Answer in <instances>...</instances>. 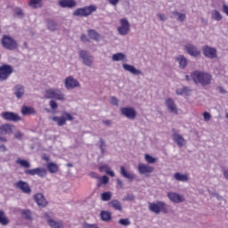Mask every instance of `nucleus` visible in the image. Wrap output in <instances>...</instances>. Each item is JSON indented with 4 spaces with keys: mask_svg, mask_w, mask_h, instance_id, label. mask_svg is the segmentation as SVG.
<instances>
[{
    "mask_svg": "<svg viewBox=\"0 0 228 228\" xmlns=\"http://www.w3.org/2000/svg\"><path fill=\"white\" fill-rule=\"evenodd\" d=\"M101 218L103 222H108V220H111V213L103 210L101 212Z\"/></svg>",
    "mask_w": 228,
    "mask_h": 228,
    "instance_id": "obj_41",
    "label": "nucleus"
},
{
    "mask_svg": "<svg viewBox=\"0 0 228 228\" xmlns=\"http://www.w3.org/2000/svg\"><path fill=\"white\" fill-rule=\"evenodd\" d=\"M112 61H127V55L124 53H117L112 54Z\"/></svg>",
    "mask_w": 228,
    "mask_h": 228,
    "instance_id": "obj_26",
    "label": "nucleus"
},
{
    "mask_svg": "<svg viewBox=\"0 0 228 228\" xmlns=\"http://www.w3.org/2000/svg\"><path fill=\"white\" fill-rule=\"evenodd\" d=\"M210 15H211V19L213 20H216V22H220V20H222V19H224L222 12H220V11H218V10H212L210 12Z\"/></svg>",
    "mask_w": 228,
    "mask_h": 228,
    "instance_id": "obj_29",
    "label": "nucleus"
},
{
    "mask_svg": "<svg viewBox=\"0 0 228 228\" xmlns=\"http://www.w3.org/2000/svg\"><path fill=\"white\" fill-rule=\"evenodd\" d=\"M100 172H105V174H108V175H110V177H115V173L111 171V167L108 165H103L99 167Z\"/></svg>",
    "mask_w": 228,
    "mask_h": 228,
    "instance_id": "obj_31",
    "label": "nucleus"
},
{
    "mask_svg": "<svg viewBox=\"0 0 228 228\" xmlns=\"http://www.w3.org/2000/svg\"><path fill=\"white\" fill-rule=\"evenodd\" d=\"M203 54L206 56V58H210V60H213L216 58V48L207 45L203 47Z\"/></svg>",
    "mask_w": 228,
    "mask_h": 228,
    "instance_id": "obj_19",
    "label": "nucleus"
},
{
    "mask_svg": "<svg viewBox=\"0 0 228 228\" xmlns=\"http://www.w3.org/2000/svg\"><path fill=\"white\" fill-rule=\"evenodd\" d=\"M0 151H1L2 152H6V146H4V145H0Z\"/></svg>",
    "mask_w": 228,
    "mask_h": 228,
    "instance_id": "obj_61",
    "label": "nucleus"
},
{
    "mask_svg": "<svg viewBox=\"0 0 228 228\" xmlns=\"http://www.w3.org/2000/svg\"><path fill=\"white\" fill-rule=\"evenodd\" d=\"M122 68L124 69V70H126V72H130V74H133L134 76H142V74H143L142 70L136 69L131 64L123 63Z\"/></svg>",
    "mask_w": 228,
    "mask_h": 228,
    "instance_id": "obj_18",
    "label": "nucleus"
},
{
    "mask_svg": "<svg viewBox=\"0 0 228 228\" xmlns=\"http://www.w3.org/2000/svg\"><path fill=\"white\" fill-rule=\"evenodd\" d=\"M88 35H89L90 38H92L93 40H96V41L101 40V35H99V33H97V31H95L94 29H89Z\"/></svg>",
    "mask_w": 228,
    "mask_h": 228,
    "instance_id": "obj_35",
    "label": "nucleus"
},
{
    "mask_svg": "<svg viewBox=\"0 0 228 228\" xmlns=\"http://www.w3.org/2000/svg\"><path fill=\"white\" fill-rule=\"evenodd\" d=\"M17 165H20L23 168H29L31 167V164L28 160H24L21 159H18L16 160Z\"/></svg>",
    "mask_w": 228,
    "mask_h": 228,
    "instance_id": "obj_40",
    "label": "nucleus"
},
{
    "mask_svg": "<svg viewBox=\"0 0 228 228\" xmlns=\"http://www.w3.org/2000/svg\"><path fill=\"white\" fill-rule=\"evenodd\" d=\"M0 224L1 225H8V224H10V221L6 218L3 211H0Z\"/></svg>",
    "mask_w": 228,
    "mask_h": 228,
    "instance_id": "obj_42",
    "label": "nucleus"
},
{
    "mask_svg": "<svg viewBox=\"0 0 228 228\" xmlns=\"http://www.w3.org/2000/svg\"><path fill=\"white\" fill-rule=\"evenodd\" d=\"M107 1H108V3H109L110 4H111L112 6H117V4H118V3H119L120 0H107Z\"/></svg>",
    "mask_w": 228,
    "mask_h": 228,
    "instance_id": "obj_56",
    "label": "nucleus"
},
{
    "mask_svg": "<svg viewBox=\"0 0 228 228\" xmlns=\"http://www.w3.org/2000/svg\"><path fill=\"white\" fill-rule=\"evenodd\" d=\"M100 149L102 151V154H104V151L106 149V142L102 139H100Z\"/></svg>",
    "mask_w": 228,
    "mask_h": 228,
    "instance_id": "obj_48",
    "label": "nucleus"
},
{
    "mask_svg": "<svg viewBox=\"0 0 228 228\" xmlns=\"http://www.w3.org/2000/svg\"><path fill=\"white\" fill-rule=\"evenodd\" d=\"M173 15L175 17H177V20H179L180 22H184V20H186V14L183 12H179L175 11V12H173Z\"/></svg>",
    "mask_w": 228,
    "mask_h": 228,
    "instance_id": "obj_37",
    "label": "nucleus"
},
{
    "mask_svg": "<svg viewBox=\"0 0 228 228\" xmlns=\"http://www.w3.org/2000/svg\"><path fill=\"white\" fill-rule=\"evenodd\" d=\"M118 224H120V225H130L131 222L129 221V219H120L118 221Z\"/></svg>",
    "mask_w": 228,
    "mask_h": 228,
    "instance_id": "obj_51",
    "label": "nucleus"
},
{
    "mask_svg": "<svg viewBox=\"0 0 228 228\" xmlns=\"http://www.w3.org/2000/svg\"><path fill=\"white\" fill-rule=\"evenodd\" d=\"M64 86L67 90H74V88H79L81 85L77 79L74 78L72 76H69L65 78Z\"/></svg>",
    "mask_w": 228,
    "mask_h": 228,
    "instance_id": "obj_10",
    "label": "nucleus"
},
{
    "mask_svg": "<svg viewBox=\"0 0 228 228\" xmlns=\"http://www.w3.org/2000/svg\"><path fill=\"white\" fill-rule=\"evenodd\" d=\"M13 94H14L15 97H17L18 99H22V97H24V94H25L24 86L16 85L13 87Z\"/></svg>",
    "mask_w": 228,
    "mask_h": 228,
    "instance_id": "obj_22",
    "label": "nucleus"
},
{
    "mask_svg": "<svg viewBox=\"0 0 228 228\" xmlns=\"http://www.w3.org/2000/svg\"><path fill=\"white\" fill-rule=\"evenodd\" d=\"M120 174L125 179H128L129 181H133L134 179V174L126 170L124 166L120 167Z\"/></svg>",
    "mask_w": 228,
    "mask_h": 228,
    "instance_id": "obj_25",
    "label": "nucleus"
},
{
    "mask_svg": "<svg viewBox=\"0 0 228 228\" xmlns=\"http://www.w3.org/2000/svg\"><path fill=\"white\" fill-rule=\"evenodd\" d=\"M103 124H104L105 126H110V125H111V121H110V120H104V121H103Z\"/></svg>",
    "mask_w": 228,
    "mask_h": 228,
    "instance_id": "obj_63",
    "label": "nucleus"
},
{
    "mask_svg": "<svg viewBox=\"0 0 228 228\" xmlns=\"http://www.w3.org/2000/svg\"><path fill=\"white\" fill-rule=\"evenodd\" d=\"M185 50L190 54V56H193L197 58V56H200V50L195 46V45L187 44L185 45Z\"/></svg>",
    "mask_w": 228,
    "mask_h": 228,
    "instance_id": "obj_16",
    "label": "nucleus"
},
{
    "mask_svg": "<svg viewBox=\"0 0 228 228\" xmlns=\"http://www.w3.org/2000/svg\"><path fill=\"white\" fill-rule=\"evenodd\" d=\"M117 185L118 186H120L121 188H122V186H124V183H122V180H120V179H117Z\"/></svg>",
    "mask_w": 228,
    "mask_h": 228,
    "instance_id": "obj_59",
    "label": "nucleus"
},
{
    "mask_svg": "<svg viewBox=\"0 0 228 228\" xmlns=\"http://www.w3.org/2000/svg\"><path fill=\"white\" fill-rule=\"evenodd\" d=\"M48 28L50 31H54L56 29V23L53 20L48 21Z\"/></svg>",
    "mask_w": 228,
    "mask_h": 228,
    "instance_id": "obj_47",
    "label": "nucleus"
},
{
    "mask_svg": "<svg viewBox=\"0 0 228 228\" xmlns=\"http://www.w3.org/2000/svg\"><path fill=\"white\" fill-rule=\"evenodd\" d=\"M167 197L171 202L175 204H181V202H184V196L177 193V192H168Z\"/></svg>",
    "mask_w": 228,
    "mask_h": 228,
    "instance_id": "obj_17",
    "label": "nucleus"
},
{
    "mask_svg": "<svg viewBox=\"0 0 228 228\" xmlns=\"http://www.w3.org/2000/svg\"><path fill=\"white\" fill-rule=\"evenodd\" d=\"M98 178V186H101L102 184H108L110 183V178L106 175H103L102 177L94 176Z\"/></svg>",
    "mask_w": 228,
    "mask_h": 228,
    "instance_id": "obj_43",
    "label": "nucleus"
},
{
    "mask_svg": "<svg viewBox=\"0 0 228 228\" xmlns=\"http://www.w3.org/2000/svg\"><path fill=\"white\" fill-rule=\"evenodd\" d=\"M176 95H190V93L191 92V89L183 86L176 89Z\"/></svg>",
    "mask_w": 228,
    "mask_h": 228,
    "instance_id": "obj_32",
    "label": "nucleus"
},
{
    "mask_svg": "<svg viewBox=\"0 0 228 228\" xmlns=\"http://www.w3.org/2000/svg\"><path fill=\"white\" fill-rule=\"evenodd\" d=\"M137 170L141 175L149 177L152 172H154V167L150 166L149 164L140 163L137 167Z\"/></svg>",
    "mask_w": 228,
    "mask_h": 228,
    "instance_id": "obj_6",
    "label": "nucleus"
},
{
    "mask_svg": "<svg viewBox=\"0 0 228 228\" xmlns=\"http://www.w3.org/2000/svg\"><path fill=\"white\" fill-rule=\"evenodd\" d=\"M83 228H99V226H97V224H90L85 223L83 224Z\"/></svg>",
    "mask_w": 228,
    "mask_h": 228,
    "instance_id": "obj_54",
    "label": "nucleus"
},
{
    "mask_svg": "<svg viewBox=\"0 0 228 228\" xmlns=\"http://www.w3.org/2000/svg\"><path fill=\"white\" fill-rule=\"evenodd\" d=\"M59 6L61 8H76L77 2L76 0H60Z\"/></svg>",
    "mask_w": 228,
    "mask_h": 228,
    "instance_id": "obj_20",
    "label": "nucleus"
},
{
    "mask_svg": "<svg viewBox=\"0 0 228 228\" xmlns=\"http://www.w3.org/2000/svg\"><path fill=\"white\" fill-rule=\"evenodd\" d=\"M175 181H180L181 183H186L189 181L190 176L187 174L175 173L174 175Z\"/></svg>",
    "mask_w": 228,
    "mask_h": 228,
    "instance_id": "obj_30",
    "label": "nucleus"
},
{
    "mask_svg": "<svg viewBox=\"0 0 228 228\" xmlns=\"http://www.w3.org/2000/svg\"><path fill=\"white\" fill-rule=\"evenodd\" d=\"M158 19H159V20H161L162 22H165V20H167V15H165L164 13H158L157 14Z\"/></svg>",
    "mask_w": 228,
    "mask_h": 228,
    "instance_id": "obj_53",
    "label": "nucleus"
},
{
    "mask_svg": "<svg viewBox=\"0 0 228 228\" xmlns=\"http://www.w3.org/2000/svg\"><path fill=\"white\" fill-rule=\"evenodd\" d=\"M125 200H134V196H133V194H129L125 198Z\"/></svg>",
    "mask_w": 228,
    "mask_h": 228,
    "instance_id": "obj_57",
    "label": "nucleus"
},
{
    "mask_svg": "<svg viewBox=\"0 0 228 228\" xmlns=\"http://www.w3.org/2000/svg\"><path fill=\"white\" fill-rule=\"evenodd\" d=\"M15 185L17 186V188L21 190L23 193H31V188L29 187V184H28V183L20 181L16 183Z\"/></svg>",
    "mask_w": 228,
    "mask_h": 228,
    "instance_id": "obj_24",
    "label": "nucleus"
},
{
    "mask_svg": "<svg viewBox=\"0 0 228 228\" xmlns=\"http://www.w3.org/2000/svg\"><path fill=\"white\" fill-rule=\"evenodd\" d=\"M34 199H35L37 206H39V208H45V206H47V200L44 197V194L37 193L34 196Z\"/></svg>",
    "mask_w": 228,
    "mask_h": 228,
    "instance_id": "obj_21",
    "label": "nucleus"
},
{
    "mask_svg": "<svg viewBox=\"0 0 228 228\" xmlns=\"http://www.w3.org/2000/svg\"><path fill=\"white\" fill-rule=\"evenodd\" d=\"M46 99H56V101H65V94L58 88H51L45 91Z\"/></svg>",
    "mask_w": 228,
    "mask_h": 228,
    "instance_id": "obj_3",
    "label": "nucleus"
},
{
    "mask_svg": "<svg viewBox=\"0 0 228 228\" xmlns=\"http://www.w3.org/2000/svg\"><path fill=\"white\" fill-rule=\"evenodd\" d=\"M22 115H34L35 109L33 107L23 106L21 108Z\"/></svg>",
    "mask_w": 228,
    "mask_h": 228,
    "instance_id": "obj_34",
    "label": "nucleus"
},
{
    "mask_svg": "<svg viewBox=\"0 0 228 228\" xmlns=\"http://www.w3.org/2000/svg\"><path fill=\"white\" fill-rule=\"evenodd\" d=\"M118 35L121 37H126L131 32V23L126 18H122L119 20V25L117 28Z\"/></svg>",
    "mask_w": 228,
    "mask_h": 228,
    "instance_id": "obj_2",
    "label": "nucleus"
},
{
    "mask_svg": "<svg viewBox=\"0 0 228 228\" xmlns=\"http://www.w3.org/2000/svg\"><path fill=\"white\" fill-rule=\"evenodd\" d=\"M52 120H53V122H57V125L61 126H65L67 120H74V118L69 112H63L61 117H53Z\"/></svg>",
    "mask_w": 228,
    "mask_h": 228,
    "instance_id": "obj_7",
    "label": "nucleus"
},
{
    "mask_svg": "<svg viewBox=\"0 0 228 228\" xmlns=\"http://www.w3.org/2000/svg\"><path fill=\"white\" fill-rule=\"evenodd\" d=\"M110 206L117 211H122V203L117 200H112Z\"/></svg>",
    "mask_w": 228,
    "mask_h": 228,
    "instance_id": "obj_38",
    "label": "nucleus"
},
{
    "mask_svg": "<svg viewBox=\"0 0 228 228\" xmlns=\"http://www.w3.org/2000/svg\"><path fill=\"white\" fill-rule=\"evenodd\" d=\"M81 40H82V42H87L88 41V37H86V35H82L81 36Z\"/></svg>",
    "mask_w": 228,
    "mask_h": 228,
    "instance_id": "obj_60",
    "label": "nucleus"
},
{
    "mask_svg": "<svg viewBox=\"0 0 228 228\" xmlns=\"http://www.w3.org/2000/svg\"><path fill=\"white\" fill-rule=\"evenodd\" d=\"M50 108L51 110H56L58 108V103L54 101H50Z\"/></svg>",
    "mask_w": 228,
    "mask_h": 228,
    "instance_id": "obj_55",
    "label": "nucleus"
},
{
    "mask_svg": "<svg viewBox=\"0 0 228 228\" xmlns=\"http://www.w3.org/2000/svg\"><path fill=\"white\" fill-rule=\"evenodd\" d=\"M191 77L196 85H201V86H208L211 85L213 77L208 72L194 71L191 73Z\"/></svg>",
    "mask_w": 228,
    "mask_h": 228,
    "instance_id": "obj_1",
    "label": "nucleus"
},
{
    "mask_svg": "<svg viewBox=\"0 0 228 228\" xmlns=\"http://www.w3.org/2000/svg\"><path fill=\"white\" fill-rule=\"evenodd\" d=\"M21 214H22L23 218H26L27 220H31V211L22 210Z\"/></svg>",
    "mask_w": 228,
    "mask_h": 228,
    "instance_id": "obj_46",
    "label": "nucleus"
},
{
    "mask_svg": "<svg viewBox=\"0 0 228 228\" xmlns=\"http://www.w3.org/2000/svg\"><path fill=\"white\" fill-rule=\"evenodd\" d=\"M78 56L82 60L84 65H86V67H92V65H94V57L90 55L88 52L81 50L78 53Z\"/></svg>",
    "mask_w": 228,
    "mask_h": 228,
    "instance_id": "obj_9",
    "label": "nucleus"
},
{
    "mask_svg": "<svg viewBox=\"0 0 228 228\" xmlns=\"http://www.w3.org/2000/svg\"><path fill=\"white\" fill-rule=\"evenodd\" d=\"M15 126L10 124H4L0 126V133L2 134H12Z\"/></svg>",
    "mask_w": 228,
    "mask_h": 228,
    "instance_id": "obj_23",
    "label": "nucleus"
},
{
    "mask_svg": "<svg viewBox=\"0 0 228 228\" xmlns=\"http://www.w3.org/2000/svg\"><path fill=\"white\" fill-rule=\"evenodd\" d=\"M13 72V69L10 65H4L0 67V81H6Z\"/></svg>",
    "mask_w": 228,
    "mask_h": 228,
    "instance_id": "obj_11",
    "label": "nucleus"
},
{
    "mask_svg": "<svg viewBox=\"0 0 228 228\" xmlns=\"http://www.w3.org/2000/svg\"><path fill=\"white\" fill-rule=\"evenodd\" d=\"M46 167L50 174H56V172L59 170V167L53 162H49L46 165Z\"/></svg>",
    "mask_w": 228,
    "mask_h": 228,
    "instance_id": "obj_33",
    "label": "nucleus"
},
{
    "mask_svg": "<svg viewBox=\"0 0 228 228\" xmlns=\"http://www.w3.org/2000/svg\"><path fill=\"white\" fill-rule=\"evenodd\" d=\"M101 197H102V200H103L104 202H108V200H111V192L110 191L103 192L102 193Z\"/></svg>",
    "mask_w": 228,
    "mask_h": 228,
    "instance_id": "obj_45",
    "label": "nucleus"
},
{
    "mask_svg": "<svg viewBox=\"0 0 228 228\" xmlns=\"http://www.w3.org/2000/svg\"><path fill=\"white\" fill-rule=\"evenodd\" d=\"M120 113L123 115V117H126V118H128L129 120H134L136 118V110L133 107H122L120 109Z\"/></svg>",
    "mask_w": 228,
    "mask_h": 228,
    "instance_id": "obj_8",
    "label": "nucleus"
},
{
    "mask_svg": "<svg viewBox=\"0 0 228 228\" xmlns=\"http://www.w3.org/2000/svg\"><path fill=\"white\" fill-rule=\"evenodd\" d=\"M94 12H97V7L95 5H89L75 10L73 15L75 17H88V15H92Z\"/></svg>",
    "mask_w": 228,
    "mask_h": 228,
    "instance_id": "obj_4",
    "label": "nucleus"
},
{
    "mask_svg": "<svg viewBox=\"0 0 228 228\" xmlns=\"http://www.w3.org/2000/svg\"><path fill=\"white\" fill-rule=\"evenodd\" d=\"M0 142H6V138H5V137H1V136H0Z\"/></svg>",
    "mask_w": 228,
    "mask_h": 228,
    "instance_id": "obj_64",
    "label": "nucleus"
},
{
    "mask_svg": "<svg viewBox=\"0 0 228 228\" xmlns=\"http://www.w3.org/2000/svg\"><path fill=\"white\" fill-rule=\"evenodd\" d=\"M175 61L179 64L180 69H185L186 65H188V59L184 55H178L175 58Z\"/></svg>",
    "mask_w": 228,
    "mask_h": 228,
    "instance_id": "obj_28",
    "label": "nucleus"
},
{
    "mask_svg": "<svg viewBox=\"0 0 228 228\" xmlns=\"http://www.w3.org/2000/svg\"><path fill=\"white\" fill-rule=\"evenodd\" d=\"M165 105L169 113H173V115H177V113H179L177 105L175 104V102H174L172 98H167L165 100Z\"/></svg>",
    "mask_w": 228,
    "mask_h": 228,
    "instance_id": "obj_12",
    "label": "nucleus"
},
{
    "mask_svg": "<svg viewBox=\"0 0 228 228\" xmlns=\"http://www.w3.org/2000/svg\"><path fill=\"white\" fill-rule=\"evenodd\" d=\"M14 12H15V15H17L18 17H22V15H24L22 9H20L19 7L14 9Z\"/></svg>",
    "mask_w": 228,
    "mask_h": 228,
    "instance_id": "obj_50",
    "label": "nucleus"
},
{
    "mask_svg": "<svg viewBox=\"0 0 228 228\" xmlns=\"http://www.w3.org/2000/svg\"><path fill=\"white\" fill-rule=\"evenodd\" d=\"M1 117L4 120H7L9 122H19V120H20V116L15 112L5 111L1 114Z\"/></svg>",
    "mask_w": 228,
    "mask_h": 228,
    "instance_id": "obj_13",
    "label": "nucleus"
},
{
    "mask_svg": "<svg viewBox=\"0 0 228 228\" xmlns=\"http://www.w3.org/2000/svg\"><path fill=\"white\" fill-rule=\"evenodd\" d=\"M203 119L205 122H209V120H211V114L209 112H204Z\"/></svg>",
    "mask_w": 228,
    "mask_h": 228,
    "instance_id": "obj_49",
    "label": "nucleus"
},
{
    "mask_svg": "<svg viewBox=\"0 0 228 228\" xmlns=\"http://www.w3.org/2000/svg\"><path fill=\"white\" fill-rule=\"evenodd\" d=\"M144 159H145L146 163H149V165H152L153 163H155L157 161L156 158H154L149 154L144 155Z\"/></svg>",
    "mask_w": 228,
    "mask_h": 228,
    "instance_id": "obj_44",
    "label": "nucleus"
},
{
    "mask_svg": "<svg viewBox=\"0 0 228 228\" xmlns=\"http://www.w3.org/2000/svg\"><path fill=\"white\" fill-rule=\"evenodd\" d=\"M28 175H37L38 177H45L47 175V170L44 167H37L34 169H28L25 171Z\"/></svg>",
    "mask_w": 228,
    "mask_h": 228,
    "instance_id": "obj_15",
    "label": "nucleus"
},
{
    "mask_svg": "<svg viewBox=\"0 0 228 228\" xmlns=\"http://www.w3.org/2000/svg\"><path fill=\"white\" fill-rule=\"evenodd\" d=\"M150 211L151 213H155V215H159V213H165L167 211V203L163 201H156V202H151L148 206Z\"/></svg>",
    "mask_w": 228,
    "mask_h": 228,
    "instance_id": "obj_5",
    "label": "nucleus"
},
{
    "mask_svg": "<svg viewBox=\"0 0 228 228\" xmlns=\"http://www.w3.org/2000/svg\"><path fill=\"white\" fill-rule=\"evenodd\" d=\"M173 140H174V142H175V143H177V145L179 147H184V145L186 143V141L184 140L183 135H181L179 134H175L173 135Z\"/></svg>",
    "mask_w": 228,
    "mask_h": 228,
    "instance_id": "obj_27",
    "label": "nucleus"
},
{
    "mask_svg": "<svg viewBox=\"0 0 228 228\" xmlns=\"http://www.w3.org/2000/svg\"><path fill=\"white\" fill-rule=\"evenodd\" d=\"M224 175L225 179L228 180V169H225V170L224 171Z\"/></svg>",
    "mask_w": 228,
    "mask_h": 228,
    "instance_id": "obj_62",
    "label": "nucleus"
},
{
    "mask_svg": "<svg viewBox=\"0 0 228 228\" xmlns=\"http://www.w3.org/2000/svg\"><path fill=\"white\" fill-rule=\"evenodd\" d=\"M110 104L118 106V100L115 96L110 97Z\"/></svg>",
    "mask_w": 228,
    "mask_h": 228,
    "instance_id": "obj_52",
    "label": "nucleus"
},
{
    "mask_svg": "<svg viewBox=\"0 0 228 228\" xmlns=\"http://www.w3.org/2000/svg\"><path fill=\"white\" fill-rule=\"evenodd\" d=\"M30 8H41L42 0H30L28 3Z\"/></svg>",
    "mask_w": 228,
    "mask_h": 228,
    "instance_id": "obj_39",
    "label": "nucleus"
},
{
    "mask_svg": "<svg viewBox=\"0 0 228 228\" xmlns=\"http://www.w3.org/2000/svg\"><path fill=\"white\" fill-rule=\"evenodd\" d=\"M15 138H17L18 140H21L22 139V133L18 132L15 134Z\"/></svg>",
    "mask_w": 228,
    "mask_h": 228,
    "instance_id": "obj_58",
    "label": "nucleus"
},
{
    "mask_svg": "<svg viewBox=\"0 0 228 228\" xmlns=\"http://www.w3.org/2000/svg\"><path fill=\"white\" fill-rule=\"evenodd\" d=\"M48 225L52 228H63V223L56 222L54 220H48Z\"/></svg>",
    "mask_w": 228,
    "mask_h": 228,
    "instance_id": "obj_36",
    "label": "nucleus"
},
{
    "mask_svg": "<svg viewBox=\"0 0 228 228\" xmlns=\"http://www.w3.org/2000/svg\"><path fill=\"white\" fill-rule=\"evenodd\" d=\"M2 45L5 47V49L12 50L17 47V42L13 40V38L4 36L2 39Z\"/></svg>",
    "mask_w": 228,
    "mask_h": 228,
    "instance_id": "obj_14",
    "label": "nucleus"
}]
</instances>
